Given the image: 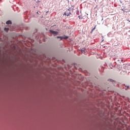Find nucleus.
<instances>
[{"mask_svg": "<svg viewBox=\"0 0 130 130\" xmlns=\"http://www.w3.org/2000/svg\"><path fill=\"white\" fill-rule=\"evenodd\" d=\"M57 38H60V40H62V39H68L69 38V37H68V36H65L64 37H57Z\"/></svg>", "mask_w": 130, "mask_h": 130, "instance_id": "2", "label": "nucleus"}, {"mask_svg": "<svg viewBox=\"0 0 130 130\" xmlns=\"http://www.w3.org/2000/svg\"><path fill=\"white\" fill-rule=\"evenodd\" d=\"M128 22H130V20H128Z\"/></svg>", "mask_w": 130, "mask_h": 130, "instance_id": "10", "label": "nucleus"}, {"mask_svg": "<svg viewBox=\"0 0 130 130\" xmlns=\"http://www.w3.org/2000/svg\"><path fill=\"white\" fill-rule=\"evenodd\" d=\"M128 88H129V86H127V88H125V90H127V89H128Z\"/></svg>", "mask_w": 130, "mask_h": 130, "instance_id": "7", "label": "nucleus"}, {"mask_svg": "<svg viewBox=\"0 0 130 130\" xmlns=\"http://www.w3.org/2000/svg\"><path fill=\"white\" fill-rule=\"evenodd\" d=\"M50 33H51L52 34H53L54 36L57 35L58 32L57 31L50 30Z\"/></svg>", "mask_w": 130, "mask_h": 130, "instance_id": "3", "label": "nucleus"}, {"mask_svg": "<svg viewBox=\"0 0 130 130\" xmlns=\"http://www.w3.org/2000/svg\"><path fill=\"white\" fill-rule=\"evenodd\" d=\"M7 25H10V24H12V21L11 20H8L6 22Z\"/></svg>", "mask_w": 130, "mask_h": 130, "instance_id": "4", "label": "nucleus"}, {"mask_svg": "<svg viewBox=\"0 0 130 130\" xmlns=\"http://www.w3.org/2000/svg\"><path fill=\"white\" fill-rule=\"evenodd\" d=\"M78 18H79V19H81V16H78Z\"/></svg>", "mask_w": 130, "mask_h": 130, "instance_id": "8", "label": "nucleus"}, {"mask_svg": "<svg viewBox=\"0 0 130 130\" xmlns=\"http://www.w3.org/2000/svg\"><path fill=\"white\" fill-rule=\"evenodd\" d=\"M95 29H96V25L94 26V27L91 30L90 33H92L94 30H95Z\"/></svg>", "mask_w": 130, "mask_h": 130, "instance_id": "6", "label": "nucleus"}, {"mask_svg": "<svg viewBox=\"0 0 130 130\" xmlns=\"http://www.w3.org/2000/svg\"><path fill=\"white\" fill-rule=\"evenodd\" d=\"M4 30L5 31H6V32H8L9 31V28H7V27H5L4 28Z\"/></svg>", "mask_w": 130, "mask_h": 130, "instance_id": "5", "label": "nucleus"}, {"mask_svg": "<svg viewBox=\"0 0 130 130\" xmlns=\"http://www.w3.org/2000/svg\"><path fill=\"white\" fill-rule=\"evenodd\" d=\"M37 14H38H38H39V13H38V12H37Z\"/></svg>", "mask_w": 130, "mask_h": 130, "instance_id": "9", "label": "nucleus"}, {"mask_svg": "<svg viewBox=\"0 0 130 130\" xmlns=\"http://www.w3.org/2000/svg\"><path fill=\"white\" fill-rule=\"evenodd\" d=\"M71 9H69L67 10H66V11L63 14V16H67L68 17H69L70 15H72V13H71Z\"/></svg>", "mask_w": 130, "mask_h": 130, "instance_id": "1", "label": "nucleus"}, {"mask_svg": "<svg viewBox=\"0 0 130 130\" xmlns=\"http://www.w3.org/2000/svg\"><path fill=\"white\" fill-rule=\"evenodd\" d=\"M95 2H96V0H94Z\"/></svg>", "mask_w": 130, "mask_h": 130, "instance_id": "11", "label": "nucleus"}]
</instances>
